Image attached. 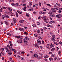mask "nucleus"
I'll list each match as a JSON object with an SVG mask.
<instances>
[{
	"mask_svg": "<svg viewBox=\"0 0 62 62\" xmlns=\"http://www.w3.org/2000/svg\"><path fill=\"white\" fill-rule=\"evenodd\" d=\"M25 39H23L24 42H26L27 41V40H29V38H27V37H25Z\"/></svg>",
	"mask_w": 62,
	"mask_h": 62,
	"instance_id": "obj_1",
	"label": "nucleus"
},
{
	"mask_svg": "<svg viewBox=\"0 0 62 62\" xmlns=\"http://www.w3.org/2000/svg\"><path fill=\"white\" fill-rule=\"evenodd\" d=\"M6 52H8L9 55H11V54H12L11 52L9 50H7Z\"/></svg>",
	"mask_w": 62,
	"mask_h": 62,
	"instance_id": "obj_2",
	"label": "nucleus"
},
{
	"mask_svg": "<svg viewBox=\"0 0 62 62\" xmlns=\"http://www.w3.org/2000/svg\"><path fill=\"white\" fill-rule=\"evenodd\" d=\"M7 47H9V49H10L11 51H13V48H12L11 47H10L9 45H7Z\"/></svg>",
	"mask_w": 62,
	"mask_h": 62,
	"instance_id": "obj_3",
	"label": "nucleus"
},
{
	"mask_svg": "<svg viewBox=\"0 0 62 62\" xmlns=\"http://www.w3.org/2000/svg\"><path fill=\"white\" fill-rule=\"evenodd\" d=\"M51 45H50V48H51V49L52 48V47H54V44H52V43H51Z\"/></svg>",
	"mask_w": 62,
	"mask_h": 62,
	"instance_id": "obj_4",
	"label": "nucleus"
},
{
	"mask_svg": "<svg viewBox=\"0 0 62 62\" xmlns=\"http://www.w3.org/2000/svg\"><path fill=\"white\" fill-rule=\"evenodd\" d=\"M62 16H61V15H58L56 16V17L57 18H61Z\"/></svg>",
	"mask_w": 62,
	"mask_h": 62,
	"instance_id": "obj_5",
	"label": "nucleus"
},
{
	"mask_svg": "<svg viewBox=\"0 0 62 62\" xmlns=\"http://www.w3.org/2000/svg\"><path fill=\"white\" fill-rule=\"evenodd\" d=\"M34 57H38V55L36 54H34Z\"/></svg>",
	"mask_w": 62,
	"mask_h": 62,
	"instance_id": "obj_6",
	"label": "nucleus"
},
{
	"mask_svg": "<svg viewBox=\"0 0 62 62\" xmlns=\"http://www.w3.org/2000/svg\"><path fill=\"white\" fill-rule=\"evenodd\" d=\"M7 35H8L9 36H13V34H10L9 33H7Z\"/></svg>",
	"mask_w": 62,
	"mask_h": 62,
	"instance_id": "obj_7",
	"label": "nucleus"
},
{
	"mask_svg": "<svg viewBox=\"0 0 62 62\" xmlns=\"http://www.w3.org/2000/svg\"><path fill=\"white\" fill-rule=\"evenodd\" d=\"M13 20L14 21V23H16V20L15 18L13 19Z\"/></svg>",
	"mask_w": 62,
	"mask_h": 62,
	"instance_id": "obj_8",
	"label": "nucleus"
},
{
	"mask_svg": "<svg viewBox=\"0 0 62 62\" xmlns=\"http://www.w3.org/2000/svg\"><path fill=\"white\" fill-rule=\"evenodd\" d=\"M45 21L46 23H48L49 22V19H46L45 20Z\"/></svg>",
	"mask_w": 62,
	"mask_h": 62,
	"instance_id": "obj_9",
	"label": "nucleus"
},
{
	"mask_svg": "<svg viewBox=\"0 0 62 62\" xmlns=\"http://www.w3.org/2000/svg\"><path fill=\"white\" fill-rule=\"evenodd\" d=\"M51 40H52L53 41H55V39L54 38H51Z\"/></svg>",
	"mask_w": 62,
	"mask_h": 62,
	"instance_id": "obj_10",
	"label": "nucleus"
},
{
	"mask_svg": "<svg viewBox=\"0 0 62 62\" xmlns=\"http://www.w3.org/2000/svg\"><path fill=\"white\" fill-rule=\"evenodd\" d=\"M22 38H21L20 39H19L20 42V43H22Z\"/></svg>",
	"mask_w": 62,
	"mask_h": 62,
	"instance_id": "obj_11",
	"label": "nucleus"
},
{
	"mask_svg": "<svg viewBox=\"0 0 62 62\" xmlns=\"http://www.w3.org/2000/svg\"><path fill=\"white\" fill-rule=\"evenodd\" d=\"M19 30L20 31H23V28H19Z\"/></svg>",
	"mask_w": 62,
	"mask_h": 62,
	"instance_id": "obj_12",
	"label": "nucleus"
},
{
	"mask_svg": "<svg viewBox=\"0 0 62 62\" xmlns=\"http://www.w3.org/2000/svg\"><path fill=\"white\" fill-rule=\"evenodd\" d=\"M24 22V20H22L19 21V23H23Z\"/></svg>",
	"mask_w": 62,
	"mask_h": 62,
	"instance_id": "obj_13",
	"label": "nucleus"
},
{
	"mask_svg": "<svg viewBox=\"0 0 62 62\" xmlns=\"http://www.w3.org/2000/svg\"><path fill=\"white\" fill-rule=\"evenodd\" d=\"M4 16H5V17L6 18H9V16H8V15H7L6 14L4 15Z\"/></svg>",
	"mask_w": 62,
	"mask_h": 62,
	"instance_id": "obj_14",
	"label": "nucleus"
},
{
	"mask_svg": "<svg viewBox=\"0 0 62 62\" xmlns=\"http://www.w3.org/2000/svg\"><path fill=\"white\" fill-rule=\"evenodd\" d=\"M15 5L16 6H17V7H19V6H20V4H19V3H16L15 4Z\"/></svg>",
	"mask_w": 62,
	"mask_h": 62,
	"instance_id": "obj_15",
	"label": "nucleus"
},
{
	"mask_svg": "<svg viewBox=\"0 0 62 62\" xmlns=\"http://www.w3.org/2000/svg\"><path fill=\"white\" fill-rule=\"evenodd\" d=\"M53 60V58H50L49 59V60H50V61H52Z\"/></svg>",
	"mask_w": 62,
	"mask_h": 62,
	"instance_id": "obj_16",
	"label": "nucleus"
},
{
	"mask_svg": "<svg viewBox=\"0 0 62 62\" xmlns=\"http://www.w3.org/2000/svg\"><path fill=\"white\" fill-rule=\"evenodd\" d=\"M55 55V54H52L51 55V57H54Z\"/></svg>",
	"mask_w": 62,
	"mask_h": 62,
	"instance_id": "obj_17",
	"label": "nucleus"
},
{
	"mask_svg": "<svg viewBox=\"0 0 62 62\" xmlns=\"http://www.w3.org/2000/svg\"><path fill=\"white\" fill-rule=\"evenodd\" d=\"M8 9H9V10L11 11H12V9L9 8H8Z\"/></svg>",
	"mask_w": 62,
	"mask_h": 62,
	"instance_id": "obj_18",
	"label": "nucleus"
},
{
	"mask_svg": "<svg viewBox=\"0 0 62 62\" xmlns=\"http://www.w3.org/2000/svg\"><path fill=\"white\" fill-rule=\"evenodd\" d=\"M42 19L43 20H44V21H45L46 19V17H43V18H42Z\"/></svg>",
	"mask_w": 62,
	"mask_h": 62,
	"instance_id": "obj_19",
	"label": "nucleus"
},
{
	"mask_svg": "<svg viewBox=\"0 0 62 62\" xmlns=\"http://www.w3.org/2000/svg\"><path fill=\"white\" fill-rule=\"evenodd\" d=\"M26 16H27V17H29V15L27 13L26 14Z\"/></svg>",
	"mask_w": 62,
	"mask_h": 62,
	"instance_id": "obj_20",
	"label": "nucleus"
},
{
	"mask_svg": "<svg viewBox=\"0 0 62 62\" xmlns=\"http://www.w3.org/2000/svg\"><path fill=\"white\" fill-rule=\"evenodd\" d=\"M13 51H14V53H15V54H16V52L17 51H16V50H15V49H14Z\"/></svg>",
	"mask_w": 62,
	"mask_h": 62,
	"instance_id": "obj_21",
	"label": "nucleus"
},
{
	"mask_svg": "<svg viewBox=\"0 0 62 62\" xmlns=\"http://www.w3.org/2000/svg\"><path fill=\"white\" fill-rule=\"evenodd\" d=\"M1 17L3 19L5 18V16H2Z\"/></svg>",
	"mask_w": 62,
	"mask_h": 62,
	"instance_id": "obj_22",
	"label": "nucleus"
},
{
	"mask_svg": "<svg viewBox=\"0 0 62 62\" xmlns=\"http://www.w3.org/2000/svg\"><path fill=\"white\" fill-rule=\"evenodd\" d=\"M4 23H5V24H6V25H8V22H7V21H4Z\"/></svg>",
	"mask_w": 62,
	"mask_h": 62,
	"instance_id": "obj_23",
	"label": "nucleus"
},
{
	"mask_svg": "<svg viewBox=\"0 0 62 62\" xmlns=\"http://www.w3.org/2000/svg\"><path fill=\"white\" fill-rule=\"evenodd\" d=\"M54 50H55V49L53 47L52 49L51 50V51H54Z\"/></svg>",
	"mask_w": 62,
	"mask_h": 62,
	"instance_id": "obj_24",
	"label": "nucleus"
},
{
	"mask_svg": "<svg viewBox=\"0 0 62 62\" xmlns=\"http://www.w3.org/2000/svg\"><path fill=\"white\" fill-rule=\"evenodd\" d=\"M53 12H56V10L54 9H53L52 10Z\"/></svg>",
	"mask_w": 62,
	"mask_h": 62,
	"instance_id": "obj_25",
	"label": "nucleus"
},
{
	"mask_svg": "<svg viewBox=\"0 0 62 62\" xmlns=\"http://www.w3.org/2000/svg\"><path fill=\"white\" fill-rule=\"evenodd\" d=\"M48 56L47 55H46L44 57V58H48Z\"/></svg>",
	"mask_w": 62,
	"mask_h": 62,
	"instance_id": "obj_26",
	"label": "nucleus"
},
{
	"mask_svg": "<svg viewBox=\"0 0 62 62\" xmlns=\"http://www.w3.org/2000/svg\"><path fill=\"white\" fill-rule=\"evenodd\" d=\"M4 49L5 50H7V51L8 50V48H7L6 47H5V48H4Z\"/></svg>",
	"mask_w": 62,
	"mask_h": 62,
	"instance_id": "obj_27",
	"label": "nucleus"
},
{
	"mask_svg": "<svg viewBox=\"0 0 62 62\" xmlns=\"http://www.w3.org/2000/svg\"><path fill=\"white\" fill-rule=\"evenodd\" d=\"M38 43L39 44H41V41H38Z\"/></svg>",
	"mask_w": 62,
	"mask_h": 62,
	"instance_id": "obj_28",
	"label": "nucleus"
},
{
	"mask_svg": "<svg viewBox=\"0 0 62 62\" xmlns=\"http://www.w3.org/2000/svg\"><path fill=\"white\" fill-rule=\"evenodd\" d=\"M16 37L17 38H21V36H16Z\"/></svg>",
	"mask_w": 62,
	"mask_h": 62,
	"instance_id": "obj_29",
	"label": "nucleus"
},
{
	"mask_svg": "<svg viewBox=\"0 0 62 62\" xmlns=\"http://www.w3.org/2000/svg\"><path fill=\"white\" fill-rule=\"evenodd\" d=\"M16 16L17 17H18V13H17V12H16Z\"/></svg>",
	"mask_w": 62,
	"mask_h": 62,
	"instance_id": "obj_30",
	"label": "nucleus"
},
{
	"mask_svg": "<svg viewBox=\"0 0 62 62\" xmlns=\"http://www.w3.org/2000/svg\"><path fill=\"white\" fill-rule=\"evenodd\" d=\"M52 17H55V15H53L51 16Z\"/></svg>",
	"mask_w": 62,
	"mask_h": 62,
	"instance_id": "obj_31",
	"label": "nucleus"
},
{
	"mask_svg": "<svg viewBox=\"0 0 62 62\" xmlns=\"http://www.w3.org/2000/svg\"><path fill=\"white\" fill-rule=\"evenodd\" d=\"M4 48H1V49L0 50H1L2 51H4Z\"/></svg>",
	"mask_w": 62,
	"mask_h": 62,
	"instance_id": "obj_32",
	"label": "nucleus"
},
{
	"mask_svg": "<svg viewBox=\"0 0 62 62\" xmlns=\"http://www.w3.org/2000/svg\"><path fill=\"white\" fill-rule=\"evenodd\" d=\"M37 24L38 25H39L40 24V23L39 22H38L37 23Z\"/></svg>",
	"mask_w": 62,
	"mask_h": 62,
	"instance_id": "obj_33",
	"label": "nucleus"
},
{
	"mask_svg": "<svg viewBox=\"0 0 62 62\" xmlns=\"http://www.w3.org/2000/svg\"><path fill=\"white\" fill-rule=\"evenodd\" d=\"M29 10L30 11H33V9H29Z\"/></svg>",
	"mask_w": 62,
	"mask_h": 62,
	"instance_id": "obj_34",
	"label": "nucleus"
},
{
	"mask_svg": "<svg viewBox=\"0 0 62 62\" xmlns=\"http://www.w3.org/2000/svg\"><path fill=\"white\" fill-rule=\"evenodd\" d=\"M21 59L22 60H23L24 59V58L23 57H22L21 58Z\"/></svg>",
	"mask_w": 62,
	"mask_h": 62,
	"instance_id": "obj_35",
	"label": "nucleus"
},
{
	"mask_svg": "<svg viewBox=\"0 0 62 62\" xmlns=\"http://www.w3.org/2000/svg\"><path fill=\"white\" fill-rule=\"evenodd\" d=\"M52 38H55V35H52Z\"/></svg>",
	"mask_w": 62,
	"mask_h": 62,
	"instance_id": "obj_36",
	"label": "nucleus"
},
{
	"mask_svg": "<svg viewBox=\"0 0 62 62\" xmlns=\"http://www.w3.org/2000/svg\"><path fill=\"white\" fill-rule=\"evenodd\" d=\"M9 1L10 2H14V0H9Z\"/></svg>",
	"mask_w": 62,
	"mask_h": 62,
	"instance_id": "obj_37",
	"label": "nucleus"
},
{
	"mask_svg": "<svg viewBox=\"0 0 62 62\" xmlns=\"http://www.w3.org/2000/svg\"><path fill=\"white\" fill-rule=\"evenodd\" d=\"M58 54H61V51H59L58 52Z\"/></svg>",
	"mask_w": 62,
	"mask_h": 62,
	"instance_id": "obj_38",
	"label": "nucleus"
},
{
	"mask_svg": "<svg viewBox=\"0 0 62 62\" xmlns=\"http://www.w3.org/2000/svg\"><path fill=\"white\" fill-rule=\"evenodd\" d=\"M13 46V44H10V46H10H10H11V47H12Z\"/></svg>",
	"mask_w": 62,
	"mask_h": 62,
	"instance_id": "obj_39",
	"label": "nucleus"
},
{
	"mask_svg": "<svg viewBox=\"0 0 62 62\" xmlns=\"http://www.w3.org/2000/svg\"><path fill=\"white\" fill-rule=\"evenodd\" d=\"M29 4L30 5H32V3L31 2H30Z\"/></svg>",
	"mask_w": 62,
	"mask_h": 62,
	"instance_id": "obj_40",
	"label": "nucleus"
},
{
	"mask_svg": "<svg viewBox=\"0 0 62 62\" xmlns=\"http://www.w3.org/2000/svg\"><path fill=\"white\" fill-rule=\"evenodd\" d=\"M11 41H9V42H8V43L9 44H11Z\"/></svg>",
	"mask_w": 62,
	"mask_h": 62,
	"instance_id": "obj_41",
	"label": "nucleus"
},
{
	"mask_svg": "<svg viewBox=\"0 0 62 62\" xmlns=\"http://www.w3.org/2000/svg\"><path fill=\"white\" fill-rule=\"evenodd\" d=\"M54 44H56V45H58V43H55L54 42Z\"/></svg>",
	"mask_w": 62,
	"mask_h": 62,
	"instance_id": "obj_42",
	"label": "nucleus"
},
{
	"mask_svg": "<svg viewBox=\"0 0 62 62\" xmlns=\"http://www.w3.org/2000/svg\"><path fill=\"white\" fill-rule=\"evenodd\" d=\"M43 8L44 9L43 10L44 11H46V9H45V8Z\"/></svg>",
	"mask_w": 62,
	"mask_h": 62,
	"instance_id": "obj_43",
	"label": "nucleus"
},
{
	"mask_svg": "<svg viewBox=\"0 0 62 62\" xmlns=\"http://www.w3.org/2000/svg\"><path fill=\"white\" fill-rule=\"evenodd\" d=\"M11 4L12 6H14V5H15V4L14 3H11Z\"/></svg>",
	"mask_w": 62,
	"mask_h": 62,
	"instance_id": "obj_44",
	"label": "nucleus"
},
{
	"mask_svg": "<svg viewBox=\"0 0 62 62\" xmlns=\"http://www.w3.org/2000/svg\"><path fill=\"white\" fill-rule=\"evenodd\" d=\"M24 33V34H25V35H27V34H28L27 32H25Z\"/></svg>",
	"mask_w": 62,
	"mask_h": 62,
	"instance_id": "obj_45",
	"label": "nucleus"
},
{
	"mask_svg": "<svg viewBox=\"0 0 62 62\" xmlns=\"http://www.w3.org/2000/svg\"><path fill=\"white\" fill-rule=\"evenodd\" d=\"M19 14H21V13H22V12L21 11H19Z\"/></svg>",
	"mask_w": 62,
	"mask_h": 62,
	"instance_id": "obj_46",
	"label": "nucleus"
},
{
	"mask_svg": "<svg viewBox=\"0 0 62 62\" xmlns=\"http://www.w3.org/2000/svg\"><path fill=\"white\" fill-rule=\"evenodd\" d=\"M57 6H58L59 7H60V4H57Z\"/></svg>",
	"mask_w": 62,
	"mask_h": 62,
	"instance_id": "obj_47",
	"label": "nucleus"
},
{
	"mask_svg": "<svg viewBox=\"0 0 62 62\" xmlns=\"http://www.w3.org/2000/svg\"><path fill=\"white\" fill-rule=\"evenodd\" d=\"M39 39H42V38H41V37H40V36H39Z\"/></svg>",
	"mask_w": 62,
	"mask_h": 62,
	"instance_id": "obj_48",
	"label": "nucleus"
},
{
	"mask_svg": "<svg viewBox=\"0 0 62 62\" xmlns=\"http://www.w3.org/2000/svg\"><path fill=\"white\" fill-rule=\"evenodd\" d=\"M40 31L39 30H38L37 31V33H40Z\"/></svg>",
	"mask_w": 62,
	"mask_h": 62,
	"instance_id": "obj_49",
	"label": "nucleus"
},
{
	"mask_svg": "<svg viewBox=\"0 0 62 62\" xmlns=\"http://www.w3.org/2000/svg\"><path fill=\"white\" fill-rule=\"evenodd\" d=\"M2 10H3V8H1L0 9V12H2Z\"/></svg>",
	"mask_w": 62,
	"mask_h": 62,
	"instance_id": "obj_50",
	"label": "nucleus"
},
{
	"mask_svg": "<svg viewBox=\"0 0 62 62\" xmlns=\"http://www.w3.org/2000/svg\"><path fill=\"white\" fill-rule=\"evenodd\" d=\"M48 13L49 14V15H52V14H52V13L50 12Z\"/></svg>",
	"mask_w": 62,
	"mask_h": 62,
	"instance_id": "obj_51",
	"label": "nucleus"
},
{
	"mask_svg": "<svg viewBox=\"0 0 62 62\" xmlns=\"http://www.w3.org/2000/svg\"><path fill=\"white\" fill-rule=\"evenodd\" d=\"M1 53V54H3V55H4V53L3 52V51Z\"/></svg>",
	"mask_w": 62,
	"mask_h": 62,
	"instance_id": "obj_52",
	"label": "nucleus"
},
{
	"mask_svg": "<svg viewBox=\"0 0 62 62\" xmlns=\"http://www.w3.org/2000/svg\"><path fill=\"white\" fill-rule=\"evenodd\" d=\"M30 62H34V61L33 60H31L30 61Z\"/></svg>",
	"mask_w": 62,
	"mask_h": 62,
	"instance_id": "obj_53",
	"label": "nucleus"
},
{
	"mask_svg": "<svg viewBox=\"0 0 62 62\" xmlns=\"http://www.w3.org/2000/svg\"><path fill=\"white\" fill-rule=\"evenodd\" d=\"M41 58L40 57H38L37 58L38 59H40V58Z\"/></svg>",
	"mask_w": 62,
	"mask_h": 62,
	"instance_id": "obj_54",
	"label": "nucleus"
},
{
	"mask_svg": "<svg viewBox=\"0 0 62 62\" xmlns=\"http://www.w3.org/2000/svg\"><path fill=\"white\" fill-rule=\"evenodd\" d=\"M46 13V12H44L42 14H45Z\"/></svg>",
	"mask_w": 62,
	"mask_h": 62,
	"instance_id": "obj_55",
	"label": "nucleus"
},
{
	"mask_svg": "<svg viewBox=\"0 0 62 62\" xmlns=\"http://www.w3.org/2000/svg\"><path fill=\"white\" fill-rule=\"evenodd\" d=\"M4 58H5L4 57H3L2 58V59L3 60H4Z\"/></svg>",
	"mask_w": 62,
	"mask_h": 62,
	"instance_id": "obj_56",
	"label": "nucleus"
},
{
	"mask_svg": "<svg viewBox=\"0 0 62 62\" xmlns=\"http://www.w3.org/2000/svg\"><path fill=\"white\" fill-rule=\"evenodd\" d=\"M50 23V24H52L53 23V22L52 21H51L50 22H49Z\"/></svg>",
	"mask_w": 62,
	"mask_h": 62,
	"instance_id": "obj_57",
	"label": "nucleus"
},
{
	"mask_svg": "<svg viewBox=\"0 0 62 62\" xmlns=\"http://www.w3.org/2000/svg\"><path fill=\"white\" fill-rule=\"evenodd\" d=\"M42 44H44V41L42 40Z\"/></svg>",
	"mask_w": 62,
	"mask_h": 62,
	"instance_id": "obj_58",
	"label": "nucleus"
},
{
	"mask_svg": "<svg viewBox=\"0 0 62 62\" xmlns=\"http://www.w3.org/2000/svg\"><path fill=\"white\" fill-rule=\"evenodd\" d=\"M47 6H49V7H51V5H50L49 4H47Z\"/></svg>",
	"mask_w": 62,
	"mask_h": 62,
	"instance_id": "obj_59",
	"label": "nucleus"
},
{
	"mask_svg": "<svg viewBox=\"0 0 62 62\" xmlns=\"http://www.w3.org/2000/svg\"><path fill=\"white\" fill-rule=\"evenodd\" d=\"M39 14H42V12L41 11L39 12Z\"/></svg>",
	"mask_w": 62,
	"mask_h": 62,
	"instance_id": "obj_60",
	"label": "nucleus"
},
{
	"mask_svg": "<svg viewBox=\"0 0 62 62\" xmlns=\"http://www.w3.org/2000/svg\"><path fill=\"white\" fill-rule=\"evenodd\" d=\"M52 53H53L52 52H51L49 53V54H52Z\"/></svg>",
	"mask_w": 62,
	"mask_h": 62,
	"instance_id": "obj_61",
	"label": "nucleus"
},
{
	"mask_svg": "<svg viewBox=\"0 0 62 62\" xmlns=\"http://www.w3.org/2000/svg\"><path fill=\"white\" fill-rule=\"evenodd\" d=\"M36 47H37V48H39V46L38 45H36Z\"/></svg>",
	"mask_w": 62,
	"mask_h": 62,
	"instance_id": "obj_62",
	"label": "nucleus"
},
{
	"mask_svg": "<svg viewBox=\"0 0 62 62\" xmlns=\"http://www.w3.org/2000/svg\"><path fill=\"white\" fill-rule=\"evenodd\" d=\"M59 13H61V12H62V11H61V10H59Z\"/></svg>",
	"mask_w": 62,
	"mask_h": 62,
	"instance_id": "obj_63",
	"label": "nucleus"
},
{
	"mask_svg": "<svg viewBox=\"0 0 62 62\" xmlns=\"http://www.w3.org/2000/svg\"><path fill=\"white\" fill-rule=\"evenodd\" d=\"M59 43H60V44H62V42L60 41L59 42Z\"/></svg>",
	"mask_w": 62,
	"mask_h": 62,
	"instance_id": "obj_64",
	"label": "nucleus"
}]
</instances>
